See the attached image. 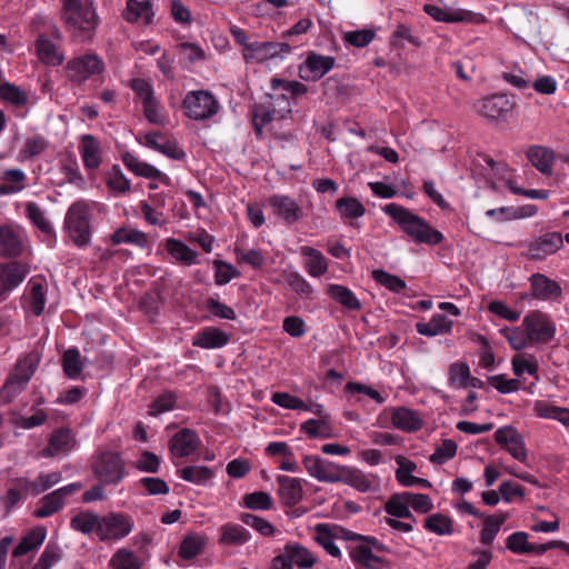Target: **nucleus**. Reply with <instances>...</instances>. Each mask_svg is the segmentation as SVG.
Masks as SVG:
<instances>
[{"mask_svg":"<svg viewBox=\"0 0 569 569\" xmlns=\"http://www.w3.org/2000/svg\"><path fill=\"white\" fill-rule=\"evenodd\" d=\"M383 211L399 224L402 232L417 243L436 246L445 240L442 232L431 227L420 216L398 203L386 204Z\"/></svg>","mask_w":569,"mask_h":569,"instance_id":"obj_1","label":"nucleus"},{"mask_svg":"<svg viewBox=\"0 0 569 569\" xmlns=\"http://www.w3.org/2000/svg\"><path fill=\"white\" fill-rule=\"evenodd\" d=\"M63 19L72 37L79 42L91 40L98 17L88 0H62Z\"/></svg>","mask_w":569,"mask_h":569,"instance_id":"obj_2","label":"nucleus"},{"mask_svg":"<svg viewBox=\"0 0 569 569\" xmlns=\"http://www.w3.org/2000/svg\"><path fill=\"white\" fill-rule=\"evenodd\" d=\"M350 559L356 565H361L367 569H381L385 560L375 555L377 552H389V548L372 536H363L350 531L347 540Z\"/></svg>","mask_w":569,"mask_h":569,"instance_id":"obj_3","label":"nucleus"},{"mask_svg":"<svg viewBox=\"0 0 569 569\" xmlns=\"http://www.w3.org/2000/svg\"><path fill=\"white\" fill-rule=\"evenodd\" d=\"M38 363L39 357L36 353H29L18 361L0 389V402L2 405L10 403L24 390L34 375Z\"/></svg>","mask_w":569,"mask_h":569,"instance_id":"obj_4","label":"nucleus"},{"mask_svg":"<svg viewBox=\"0 0 569 569\" xmlns=\"http://www.w3.org/2000/svg\"><path fill=\"white\" fill-rule=\"evenodd\" d=\"M90 210L84 201L73 202L64 218V229L77 247L83 248L90 244Z\"/></svg>","mask_w":569,"mask_h":569,"instance_id":"obj_5","label":"nucleus"},{"mask_svg":"<svg viewBox=\"0 0 569 569\" xmlns=\"http://www.w3.org/2000/svg\"><path fill=\"white\" fill-rule=\"evenodd\" d=\"M92 472L102 485H117L126 475L123 459L119 452L102 451L92 462Z\"/></svg>","mask_w":569,"mask_h":569,"instance_id":"obj_6","label":"nucleus"},{"mask_svg":"<svg viewBox=\"0 0 569 569\" xmlns=\"http://www.w3.org/2000/svg\"><path fill=\"white\" fill-rule=\"evenodd\" d=\"M186 116L196 121L212 118L218 113L220 104L208 90L189 91L182 100Z\"/></svg>","mask_w":569,"mask_h":569,"instance_id":"obj_7","label":"nucleus"},{"mask_svg":"<svg viewBox=\"0 0 569 569\" xmlns=\"http://www.w3.org/2000/svg\"><path fill=\"white\" fill-rule=\"evenodd\" d=\"M317 562L312 552L298 542H288L282 551L273 557L269 569H309Z\"/></svg>","mask_w":569,"mask_h":569,"instance_id":"obj_8","label":"nucleus"},{"mask_svg":"<svg viewBox=\"0 0 569 569\" xmlns=\"http://www.w3.org/2000/svg\"><path fill=\"white\" fill-rule=\"evenodd\" d=\"M522 326L530 343H549L555 339L556 325L551 318L540 310L530 311L525 316Z\"/></svg>","mask_w":569,"mask_h":569,"instance_id":"obj_9","label":"nucleus"},{"mask_svg":"<svg viewBox=\"0 0 569 569\" xmlns=\"http://www.w3.org/2000/svg\"><path fill=\"white\" fill-rule=\"evenodd\" d=\"M133 528L130 516L119 512H110L100 517L98 538L100 541L119 540L127 537Z\"/></svg>","mask_w":569,"mask_h":569,"instance_id":"obj_10","label":"nucleus"},{"mask_svg":"<svg viewBox=\"0 0 569 569\" xmlns=\"http://www.w3.org/2000/svg\"><path fill=\"white\" fill-rule=\"evenodd\" d=\"M515 106L516 101L512 97L496 93L479 100L475 108L480 116L489 120L507 121Z\"/></svg>","mask_w":569,"mask_h":569,"instance_id":"obj_11","label":"nucleus"},{"mask_svg":"<svg viewBox=\"0 0 569 569\" xmlns=\"http://www.w3.org/2000/svg\"><path fill=\"white\" fill-rule=\"evenodd\" d=\"M81 489L82 483L72 482L43 496L39 500V506L33 511V516L40 519L51 517L64 507L68 497L77 493Z\"/></svg>","mask_w":569,"mask_h":569,"instance_id":"obj_12","label":"nucleus"},{"mask_svg":"<svg viewBox=\"0 0 569 569\" xmlns=\"http://www.w3.org/2000/svg\"><path fill=\"white\" fill-rule=\"evenodd\" d=\"M563 246V237L560 232H546L527 243L525 256L532 261H542L548 256L556 253Z\"/></svg>","mask_w":569,"mask_h":569,"instance_id":"obj_13","label":"nucleus"},{"mask_svg":"<svg viewBox=\"0 0 569 569\" xmlns=\"http://www.w3.org/2000/svg\"><path fill=\"white\" fill-rule=\"evenodd\" d=\"M315 540L321 546L331 557L341 558V551L335 543V540L347 541L349 539L350 530L329 523H318L315 527Z\"/></svg>","mask_w":569,"mask_h":569,"instance_id":"obj_14","label":"nucleus"},{"mask_svg":"<svg viewBox=\"0 0 569 569\" xmlns=\"http://www.w3.org/2000/svg\"><path fill=\"white\" fill-rule=\"evenodd\" d=\"M70 71V80L73 82H84L91 76L99 74L104 70L103 61L93 53H86L71 59L67 63Z\"/></svg>","mask_w":569,"mask_h":569,"instance_id":"obj_15","label":"nucleus"},{"mask_svg":"<svg viewBox=\"0 0 569 569\" xmlns=\"http://www.w3.org/2000/svg\"><path fill=\"white\" fill-rule=\"evenodd\" d=\"M303 466L311 477L328 483L340 482L345 469V466L323 460L317 456H306L303 458Z\"/></svg>","mask_w":569,"mask_h":569,"instance_id":"obj_16","label":"nucleus"},{"mask_svg":"<svg viewBox=\"0 0 569 569\" xmlns=\"http://www.w3.org/2000/svg\"><path fill=\"white\" fill-rule=\"evenodd\" d=\"M335 63L333 57L310 51L299 66V77L305 81H318L335 67Z\"/></svg>","mask_w":569,"mask_h":569,"instance_id":"obj_17","label":"nucleus"},{"mask_svg":"<svg viewBox=\"0 0 569 569\" xmlns=\"http://www.w3.org/2000/svg\"><path fill=\"white\" fill-rule=\"evenodd\" d=\"M291 51L287 42L253 41L247 48L244 60L247 62H262L276 57H282Z\"/></svg>","mask_w":569,"mask_h":569,"instance_id":"obj_18","label":"nucleus"},{"mask_svg":"<svg viewBox=\"0 0 569 569\" xmlns=\"http://www.w3.org/2000/svg\"><path fill=\"white\" fill-rule=\"evenodd\" d=\"M423 11L435 20L447 23L469 22L480 24L487 21L483 14L465 9L450 11L433 4H425Z\"/></svg>","mask_w":569,"mask_h":569,"instance_id":"obj_19","label":"nucleus"},{"mask_svg":"<svg viewBox=\"0 0 569 569\" xmlns=\"http://www.w3.org/2000/svg\"><path fill=\"white\" fill-rule=\"evenodd\" d=\"M268 203L273 214L288 226L298 222L303 217L301 207L289 196L273 194L269 197Z\"/></svg>","mask_w":569,"mask_h":569,"instance_id":"obj_20","label":"nucleus"},{"mask_svg":"<svg viewBox=\"0 0 569 569\" xmlns=\"http://www.w3.org/2000/svg\"><path fill=\"white\" fill-rule=\"evenodd\" d=\"M530 295L541 301L558 300L562 296L560 284L543 273H533L529 278Z\"/></svg>","mask_w":569,"mask_h":569,"instance_id":"obj_21","label":"nucleus"},{"mask_svg":"<svg viewBox=\"0 0 569 569\" xmlns=\"http://www.w3.org/2000/svg\"><path fill=\"white\" fill-rule=\"evenodd\" d=\"M495 439L499 446L505 448L515 459L525 462L527 450L521 435L512 427H502L496 430Z\"/></svg>","mask_w":569,"mask_h":569,"instance_id":"obj_22","label":"nucleus"},{"mask_svg":"<svg viewBox=\"0 0 569 569\" xmlns=\"http://www.w3.org/2000/svg\"><path fill=\"white\" fill-rule=\"evenodd\" d=\"M144 144L173 160H183L186 157V152L174 139H170L166 133L159 131L147 133Z\"/></svg>","mask_w":569,"mask_h":569,"instance_id":"obj_23","label":"nucleus"},{"mask_svg":"<svg viewBox=\"0 0 569 569\" xmlns=\"http://www.w3.org/2000/svg\"><path fill=\"white\" fill-rule=\"evenodd\" d=\"M23 251V232L11 226H0V257L13 258Z\"/></svg>","mask_w":569,"mask_h":569,"instance_id":"obj_24","label":"nucleus"},{"mask_svg":"<svg viewBox=\"0 0 569 569\" xmlns=\"http://www.w3.org/2000/svg\"><path fill=\"white\" fill-rule=\"evenodd\" d=\"M122 162L123 164L136 176L143 177L147 179L159 180L164 184H170V178L162 173L159 169L149 164L147 162L141 161L138 157L132 154L129 151L122 153Z\"/></svg>","mask_w":569,"mask_h":569,"instance_id":"obj_25","label":"nucleus"},{"mask_svg":"<svg viewBox=\"0 0 569 569\" xmlns=\"http://www.w3.org/2000/svg\"><path fill=\"white\" fill-rule=\"evenodd\" d=\"M279 496L287 507H295L303 498V481L284 475L277 477Z\"/></svg>","mask_w":569,"mask_h":569,"instance_id":"obj_26","label":"nucleus"},{"mask_svg":"<svg viewBox=\"0 0 569 569\" xmlns=\"http://www.w3.org/2000/svg\"><path fill=\"white\" fill-rule=\"evenodd\" d=\"M200 439L196 431L184 428L179 430L170 439V451L173 456L183 458L194 452L198 448Z\"/></svg>","mask_w":569,"mask_h":569,"instance_id":"obj_27","label":"nucleus"},{"mask_svg":"<svg viewBox=\"0 0 569 569\" xmlns=\"http://www.w3.org/2000/svg\"><path fill=\"white\" fill-rule=\"evenodd\" d=\"M28 270L19 262H9L0 267V297L18 287L27 276Z\"/></svg>","mask_w":569,"mask_h":569,"instance_id":"obj_28","label":"nucleus"},{"mask_svg":"<svg viewBox=\"0 0 569 569\" xmlns=\"http://www.w3.org/2000/svg\"><path fill=\"white\" fill-rule=\"evenodd\" d=\"M230 340V335L217 327H206L193 338L192 345L202 349H218L224 347Z\"/></svg>","mask_w":569,"mask_h":569,"instance_id":"obj_29","label":"nucleus"},{"mask_svg":"<svg viewBox=\"0 0 569 569\" xmlns=\"http://www.w3.org/2000/svg\"><path fill=\"white\" fill-rule=\"evenodd\" d=\"M122 16L130 23L142 19L143 23L148 26L152 22L154 12L150 0H128Z\"/></svg>","mask_w":569,"mask_h":569,"instance_id":"obj_30","label":"nucleus"},{"mask_svg":"<svg viewBox=\"0 0 569 569\" xmlns=\"http://www.w3.org/2000/svg\"><path fill=\"white\" fill-rule=\"evenodd\" d=\"M527 158L531 164L543 174H551L553 169L555 152L542 146H531L527 151Z\"/></svg>","mask_w":569,"mask_h":569,"instance_id":"obj_31","label":"nucleus"},{"mask_svg":"<svg viewBox=\"0 0 569 569\" xmlns=\"http://www.w3.org/2000/svg\"><path fill=\"white\" fill-rule=\"evenodd\" d=\"M326 293L329 298H331L347 310L359 311L362 308V305L356 295L349 288L342 284H328Z\"/></svg>","mask_w":569,"mask_h":569,"instance_id":"obj_32","label":"nucleus"},{"mask_svg":"<svg viewBox=\"0 0 569 569\" xmlns=\"http://www.w3.org/2000/svg\"><path fill=\"white\" fill-rule=\"evenodd\" d=\"M392 425L405 432H415L422 427V420L415 410L398 407L392 411Z\"/></svg>","mask_w":569,"mask_h":569,"instance_id":"obj_33","label":"nucleus"},{"mask_svg":"<svg viewBox=\"0 0 569 569\" xmlns=\"http://www.w3.org/2000/svg\"><path fill=\"white\" fill-rule=\"evenodd\" d=\"M74 446L76 439L71 430L69 428H59L51 433L47 451L49 456L68 453Z\"/></svg>","mask_w":569,"mask_h":569,"instance_id":"obj_34","label":"nucleus"},{"mask_svg":"<svg viewBox=\"0 0 569 569\" xmlns=\"http://www.w3.org/2000/svg\"><path fill=\"white\" fill-rule=\"evenodd\" d=\"M36 52L40 61L44 64L58 67L62 64L64 57L58 51L57 46L43 34H39L36 43Z\"/></svg>","mask_w":569,"mask_h":569,"instance_id":"obj_35","label":"nucleus"},{"mask_svg":"<svg viewBox=\"0 0 569 569\" xmlns=\"http://www.w3.org/2000/svg\"><path fill=\"white\" fill-rule=\"evenodd\" d=\"M166 251L178 262L191 266L198 263L197 251L189 248L183 241L174 238H168L164 241Z\"/></svg>","mask_w":569,"mask_h":569,"instance_id":"obj_36","label":"nucleus"},{"mask_svg":"<svg viewBox=\"0 0 569 569\" xmlns=\"http://www.w3.org/2000/svg\"><path fill=\"white\" fill-rule=\"evenodd\" d=\"M453 322L441 313H436L428 322H417L416 330L419 335L426 337H436L449 333Z\"/></svg>","mask_w":569,"mask_h":569,"instance_id":"obj_37","label":"nucleus"},{"mask_svg":"<svg viewBox=\"0 0 569 569\" xmlns=\"http://www.w3.org/2000/svg\"><path fill=\"white\" fill-rule=\"evenodd\" d=\"M251 538V533L241 525L228 522L220 528L219 543L222 546H242Z\"/></svg>","mask_w":569,"mask_h":569,"instance_id":"obj_38","label":"nucleus"},{"mask_svg":"<svg viewBox=\"0 0 569 569\" xmlns=\"http://www.w3.org/2000/svg\"><path fill=\"white\" fill-rule=\"evenodd\" d=\"M46 536L47 531L43 527H36L31 529L22 537L21 541L13 549L12 556L18 558L36 550L43 543Z\"/></svg>","mask_w":569,"mask_h":569,"instance_id":"obj_39","label":"nucleus"},{"mask_svg":"<svg viewBox=\"0 0 569 569\" xmlns=\"http://www.w3.org/2000/svg\"><path fill=\"white\" fill-rule=\"evenodd\" d=\"M301 254L307 258L306 270L311 277L318 278L327 272V260L319 250L305 246L301 247Z\"/></svg>","mask_w":569,"mask_h":569,"instance_id":"obj_40","label":"nucleus"},{"mask_svg":"<svg viewBox=\"0 0 569 569\" xmlns=\"http://www.w3.org/2000/svg\"><path fill=\"white\" fill-rule=\"evenodd\" d=\"M80 152L86 168L94 170L100 166V147L94 137L90 134L83 136Z\"/></svg>","mask_w":569,"mask_h":569,"instance_id":"obj_41","label":"nucleus"},{"mask_svg":"<svg viewBox=\"0 0 569 569\" xmlns=\"http://www.w3.org/2000/svg\"><path fill=\"white\" fill-rule=\"evenodd\" d=\"M100 516L89 510L80 511L70 519V527L83 535L96 532L98 536Z\"/></svg>","mask_w":569,"mask_h":569,"instance_id":"obj_42","label":"nucleus"},{"mask_svg":"<svg viewBox=\"0 0 569 569\" xmlns=\"http://www.w3.org/2000/svg\"><path fill=\"white\" fill-rule=\"evenodd\" d=\"M410 502L405 497V492L392 495L385 505V511L395 518L410 519L416 522V518L409 509Z\"/></svg>","mask_w":569,"mask_h":569,"instance_id":"obj_43","label":"nucleus"},{"mask_svg":"<svg viewBox=\"0 0 569 569\" xmlns=\"http://www.w3.org/2000/svg\"><path fill=\"white\" fill-rule=\"evenodd\" d=\"M178 475L184 481L206 486L213 477L214 470L206 466H187L178 470Z\"/></svg>","mask_w":569,"mask_h":569,"instance_id":"obj_44","label":"nucleus"},{"mask_svg":"<svg viewBox=\"0 0 569 569\" xmlns=\"http://www.w3.org/2000/svg\"><path fill=\"white\" fill-rule=\"evenodd\" d=\"M271 92L268 93L269 107L278 113V118L283 119L287 114L291 113V99L282 87L274 88L272 80L270 81Z\"/></svg>","mask_w":569,"mask_h":569,"instance_id":"obj_45","label":"nucleus"},{"mask_svg":"<svg viewBox=\"0 0 569 569\" xmlns=\"http://www.w3.org/2000/svg\"><path fill=\"white\" fill-rule=\"evenodd\" d=\"M110 241L112 244L118 246L121 243H129V244H136L138 247H146L147 246V236L144 232L137 230V229H130L126 227L118 228L110 237Z\"/></svg>","mask_w":569,"mask_h":569,"instance_id":"obj_46","label":"nucleus"},{"mask_svg":"<svg viewBox=\"0 0 569 569\" xmlns=\"http://www.w3.org/2000/svg\"><path fill=\"white\" fill-rule=\"evenodd\" d=\"M507 518V513H497L486 517L483 528L480 532V542L485 546H491Z\"/></svg>","mask_w":569,"mask_h":569,"instance_id":"obj_47","label":"nucleus"},{"mask_svg":"<svg viewBox=\"0 0 569 569\" xmlns=\"http://www.w3.org/2000/svg\"><path fill=\"white\" fill-rule=\"evenodd\" d=\"M113 569H141V559L127 548L118 549L110 559Z\"/></svg>","mask_w":569,"mask_h":569,"instance_id":"obj_48","label":"nucleus"},{"mask_svg":"<svg viewBox=\"0 0 569 569\" xmlns=\"http://www.w3.org/2000/svg\"><path fill=\"white\" fill-rule=\"evenodd\" d=\"M425 529L438 536H449L453 532V521L442 513H432L425 519Z\"/></svg>","mask_w":569,"mask_h":569,"instance_id":"obj_49","label":"nucleus"},{"mask_svg":"<svg viewBox=\"0 0 569 569\" xmlns=\"http://www.w3.org/2000/svg\"><path fill=\"white\" fill-rule=\"evenodd\" d=\"M340 482H345L360 492H368L373 489V481L371 479L362 472L346 466L341 475Z\"/></svg>","mask_w":569,"mask_h":569,"instance_id":"obj_50","label":"nucleus"},{"mask_svg":"<svg viewBox=\"0 0 569 569\" xmlns=\"http://www.w3.org/2000/svg\"><path fill=\"white\" fill-rule=\"evenodd\" d=\"M283 278L292 291L301 299H312V286L297 271H286Z\"/></svg>","mask_w":569,"mask_h":569,"instance_id":"obj_51","label":"nucleus"},{"mask_svg":"<svg viewBox=\"0 0 569 569\" xmlns=\"http://www.w3.org/2000/svg\"><path fill=\"white\" fill-rule=\"evenodd\" d=\"M47 287L41 281H31L30 291L28 295L29 310L39 317L44 309Z\"/></svg>","mask_w":569,"mask_h":569,"instance_id":"obj_52","label":"nucleus"},{"mask_svg":"<svg viewBox=\"0 0 569 569\" xmlns=\"http://www.w3.org/2000/svg\"><path fill=\"white\" fill-rule=\"evenodd\" d=\"M240 520L244 525L253 528L257 532H259L263 537H272V536H276L277 533L281 535V531L279 529H277L270 521H268L267 519L261 518L259 516H256L253 513H248V512L241 513Z\"/></svg>","mask_w":569,"mask_h":569,"instance_id":"obj_53","label":"nucleus"},{"mask_svg":"<svg viewBox=\"0 0 569 569\" xmlns=\"http://www.w3.org/2000/svg\"><path fill=\"white\" fill-rule=\"evenodd\" d=\"M81 355L77 348L68 349L62 355V369L70 379H78L82 372Z\"/></svg>","mask_w":569,"mask_h":569,"instance_id":"obj_54","label":"nucleus"},{"mask_svg":"<svg viewBox=\"0 0 569 569\" xmlns=\"http://www.w3.org/2000/svg\"><path fill=\"white\" fill-rule=\"evenodd\" d=\"M0 99L17 108L24 107L28 103L27 92L10 82L0 84Z\"/></svg>","mask_w":569,"mask_h":569,"instance_id":"obj_55","label":"nucleus"},{"mask_svg":"<svg viewBox=\"0 0 569 569\" xmlns=\"http://www.w3.org/2000/svg\"><path fill=\"white\" fill-rule=\"evenodd\" d=\"M336 209L346 219H358L366 212L365 206L356 198L345 197L336 201Z\"/></svg>","mask_w":569,"mask_h":569,"instance_id":"obj_56","label":"nucleus"},{"mask_svg":"<svg viewBox=\"0 0 569 569\" xmlns=\"http://www.w3.org/2000/svg\"><path fill=\"white\" fill-rule=\"evenodd\" d=\"M206 539L198 535H188L183 538L179 548V556L184 560H191L203 550Z\"/></svg>","mask_w":569,"mask_h":569,"instance_id":"obj_57","label":"nucleus"},{"mask_svg":"<svg viewBox=\"0 0 569 569\" xmlns=\"http://www.w3.org/2000/svg\"><path fill=\"white\" fill-rule=\"evenodd\" d=\"M300 430L309 438L328 439L331 437V427L326 418L309 419L301 423Z\"/></svg>","mask_w":569,"mask_h":569,"instance_id":"obj_58","label":"nucleus"},{"mask_svg":"<svg viewBox=\"0 0 569 569\" xmlns=\"http://www.w3.org/2000/svg\"><path fill=\"white\" fill-rule=\"evenodd\" d=\"M372 279L395 293H400L407 288L406 282L400 277L381 269L372 271Z\"/></svg>","mask_w":569,"mask_h":569,"instance_id":"obj_59","label":"nucleus"},{"mask_svg":"<svg viewBox=\"0 0 569 569\" xmlns=\"http://www.w3.org/2000/svg\"><path fill=\"white\" fill-rule=\"evenodd\" d=\"M278 117V113L273 111L269 106H256L252 111V126L256 132L257 138L262 137V129L266 124L271 122L274 118Z\"/></svg>","mask_w":569,"mask_h":569,"instance_id":"obj_60","label":"nucleus"},{"mask_svg":"<svg viewBox=\"0 0 569 569\" xmlns=\"http://www.w3.org/2000/svg\"><path fill=\"white\" fill-rule=\"evenodd\" d=\"M1 179L10 183L2 187V192L14 193L24 188L27 176L21 169H9L3 172Z\"/></svg>","mask_w":569,"mask_h":569,"instance_id":"obj_61","label":"nucleus"},{"mask_svg":"<svg viewBox=\"0 0 569 569\" xmlns=\"http://www.w3.org/2000/svg\"><path fill=\"white\" fill-rule=\"evenodd\" d=\"M26 213L28 219L42 232L48 234L53 232V228L46 219L43 210L36 202L27 203Z\"/></svg>","mask_w":569,"mask_h":569,"instance_id":"obj_62","label":"nucleus"},{"mask_svg":"<svg viewBox=\"0 0 569 569\" xmlns=\"http://www.w3.org/2000/svg\"><path fill=\"white\" fill-rule=\"evenodd\" d=\"M214 281L218 286L229 283L233 278L240 277V271L223 260H214Z\"/></svg>","mask_w":569,"mask_h":569,"instance_id":"obj_63","label":"nucleus"},{"mask_svg":"<svg viewBox=\"0 0 569 569\" xmlns=\"http://www.w3.org/2000/svg\"><path fill=\"white\" fill-rule=\"evenodd\" d=\"M470 369L466 362H455L449 367V383L457 388L468 387Z\"/></svg>","mask_w":569,"mask_h":569,"instance_id":"obj_64","label":"nucleus"}]
</instances>
